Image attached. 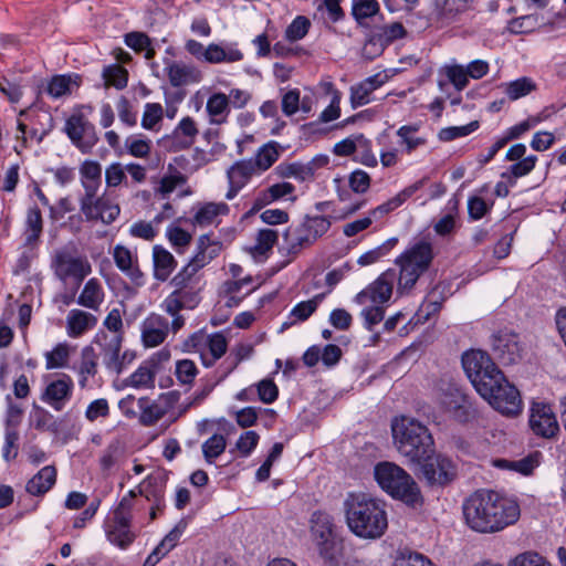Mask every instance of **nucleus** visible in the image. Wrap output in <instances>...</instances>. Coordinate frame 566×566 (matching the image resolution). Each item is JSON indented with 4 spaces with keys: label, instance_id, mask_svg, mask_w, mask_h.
I'll list each match as a JSON object with an SVG mask.
<instances>
[{
    "label": "nucleus",
    "instance_id": "f257e3e1",
    "mask_svg": "<svg viewBox=\"0 0 566 566\" xmlns=\"http://www.w3.org/2000/svg\"><path fill=\"white\" fill-rule=\"evenodd\" d=\"M463 516L472 531L491 534L514 524L520 517V506L504 494L480 489L464 501Z\"/></svg>",
    "mask_w": 566,
    "mask_h": 566
},
{
    "label": "nucleus",
    "instance_id": "f03ea898",
    "mask_svg": "<svg viewBox=\"0 0 566 566\" xmlns=\"http://www.w3.org/2000/svg\"><path fill=\"white\" fill-rule=\"evenodd\" d=\"M344 510L349 530L361 538H378L388 527L385 503L368 493H348Z\"/></svg>",
    "mask_w": 566,
    "mask_h": 566
},
{
    "label": "nucleus",
    "instance_id": "7ed1b4c3",
    "mask_svg": "<svg viewBox=\"0 0 566 566\" xmlns=\"http://www.w3.org/2000/svg\"><path fill=\"white\" fill-rule=\"evenodd\" d=\"M395 446L399 453L410 462L421 463L434 451V441L429 429L415 418L400 417L391 423Z\"/></svg>",
    "mask_w": 566,
    "mask_h": 566
},
{
    "label": "nucleus",
    "instance_id": "20e7f679",
    "mask_svg": "<svg viewBox=\"0 0 566 566\" xmlns=\"http://www.w3.org/2000/svg\"><path fill=\"white\" fill-rule=\"evenodd\" d=\"M433 247L427 239H421L405 250L397 259L399 266L397 280V293L409 294L417 282L430 268L433 261Z\"/></svg>",
    "mask_w": 566,
    "mask_h": 566
},
{
    "label": "nucleus",
    "instance_id": "39448f33",
    "mask_svg": "<svg viewBox=\"0 0 566 566\" xmlns=\"http://www.w3.org/2000/svg\"><path fill=\"white\" fill-rule=\"evenodd\" d=\"M374 475L379 486L394 499L408 505L422 502L420 489L413 478L394 462H379L374 469Z\"/></svg>",
    "mask_w": 566,
    "mask_h": 566
},
{
    "label": "nucleus",
    "instance_id": "423d86ee",
    "mask_svg": "<svg viewBox=\"0 0 566 566\" xmlns=\"http://www.w3.org/2000/svg\"><path fill=\"white\" fill-rule=\"evenodd\" d=\"M134 507L135 493L128 491L108 513L103 523L106 538L120 549L128 548L137 537V534L132 528V511Z\"/></svg>",
    "mask_w": 566,
    "mask_h": 566
},
{
    "label": "nucleus",
    "instance_id": "0eeeda50",
    "mask_svg": "<svg viewBox=\"0 0 566 566\" xmlns=\"http://www.w3.org/2000/svg\"><path fill=\"white\" fill-rule=\"evenodd\" d=\"M331 226V217L306 214L300 223L290 226L284 232L289 253L298 254L310 248L327 233Z\"/></svg>",
    "mask_w": 566,
    "mask_h": 566
},
{
    "label": "nucleus",
    "instance_id": "6e6552de",
    "mask_svg": "<svg viewBox=\"0 0 566 566\" xmlns=\"http://www.w3.org/2000/svg\"><path fill=\"white\" fill-rule=\"evenodd\" d=\"M463 369L475 390L490 392L488 385L495 378L502 380V371L486 352L472 349L462 355Z\"/></svg>",
    "mask_w": 566,
    "mask_h": 566
},
{
    "label": "nucleus",
    "instance_id": "1a4fd4ad",
    "mask_svg": "<svg viewBox=\"0 0 566 566\" xmlns=\"http://www.w3.org/2000/svg\"><path fill=\"white\" fill-rule=\"evenodd\" d=\"M51 268L55 277L62 283L72 281L76 287H80L92 272V265L85 256L76 255L67 249H59L54 252Z\"/></svg>",
    "mask_w": 566,
    "mask_h": 566
},
{
    "label": "nucleus",
    "instance_id": "9d476101",
    "mask_svg": "<svg viewBox=\"0 0 566 566\" xmlns=\"http://www.w3.org/2000/svg\"><path fill=\"white\" fill-rule=\"evenodd\" d=\"M490 392L481 391L479 395L485 399L500 413L514 417L522 411V399L515 386L510 384L502 374V380L495 378L488 385Z\"/></svg>",
    "mask_w": 566,
    "mask_h": 566
},
{
    "label": "nucleus",
    "instance_id": "9b49d317",
    "mask_svg": "<svg viewBox=\"0 0 566 566\" xmlns=\"http://www.w3.org/2000/svg\"><path fill=\"white\" fill-rule=\"evenodd\" d=\"M421 473L431 486L444 488L458 476V464L443 453H429L421 459Z\"/></svg>",
    "mask_w": 566,
    "mask_h": 566
},
{
    "label": "nucleus",
    "instance_id": "f8f14e48",
    "mask_svg": "<svg viewBox=\"0 0 566 566\" xmlns=\"http://www.w3.org/2000/svg\"><path fill=\"white\" fill-rule=\"evenodd\" d=\"M64 133L72 144L83 154H88L98 143L93 123L81 112L73 113L65 122Z\"/></svg>",
    "mask_w": 566,
    "mask_h": 566
},
{
    "label": "nucleus",
    "instance_id": "ddd939ff",
    "mask_svg": "<svg viewBox=\"0 0 566 566\" xmlns=\"http://www.w3.org/2000/svg\"><path fill=\"white\" fill-rule=\"evenodd\" d=\"M441 409L451 415L459 422H469L476 416L470 397L454 385H449L438 395Z\"/></svg>",
    "mask_w": 566,
    "mask_h": 566
},
{
    "label": "nucleus",
    "instance_id": "4468645a",
    "mask_svg": "<svg viewBox=\"0 0 566 566\" xmlns=\"http://www.w3.org/2000/svg\"><path fill=\"white\" fill-rule=\"evenodd\" d=\"M494 356L503 365H513L522 359L523 346L520 336L511 331H499L491 342Z\"/></svg>",
    "mask_w": 566,
    "mask_h": 566
},
{
    "label": "nucleus",
    "instance_id": "2eb2a0df",
    "mask_svg": "<svg viewBox=\"0 0 566 566\" xmlns=\"http://www.w3.org/2000/svg\"><path fill=\"white\" fill-rule=\"evenodd\" d=\"M530 428L534 434L553 439L559 432V424L551 405L533 402L530 409Z\"/></svg>",
    "mask_w": 566,
    "mask_h": 566
},
{
    "label": "nucleus",
    "instance_id": "dca6fc26",
    "mask_svg": "<svg viewBox=\"0 0 566 566\" xmlns=\"http://www.w3.org/2000/svg\"><path fill=\"white\" fill-rule=\"evenodd\" d=\"M395 281L396 271L389 269L365 290L360 291L354 301L359 305H364L368 301L375 304H384L391 297Z\"/></svg>",
    "mask_w": 566,
    "mask_h": 566
},
{
    "label": "nucleus",
    "instance_id": "f3484780",
    "mask_svg": "<svg viewBox=\"0 0 566 566\" xmlns=\"http://www.w3.org/2000/svg\"><path fill=\"white\" fill-rule=\"evenodd\" d=\"M99 348V355L102 361L107 370L120 375V365L118 364L119 354L122 352L123 337L122 336H109V334L99 329L93 339Z\"/></svg>",
    "mask_w": 566,
    "mask_h": 566
},
{
    "label": "nucleus",
    "instance_id": "a211bd4d",
    "mask_svg": "<svg viewBox=\"0 0 566 566\" xmlns=\"http://www.w3.org/2000/svg\"><path fill=\"white\" fill-rule=\"evenodd\" d=\"M168 478L165 472L148 474L132 491L135 493V506L138 505L137 496H143L148 503H156V509L166 503V488Z\"/></svg>",
    "mask_w": 566,
    "mask_h": 566
},
{
    "label": "nucleus",
    "instance_id": "6ab92c4d",
    "mask_svg": "<svg viewBox=\"0 0 566 566\" xmlns=\"http://www.w3.org/2000/svg\"><path fill=\"white\" fill-rule=\"evenodd\" d=\"M74 384L69 375H62L48 384L41 395V400L51 406L55 411H62L73 395Z\"/></svg>",
    "mask_w": 566,
    "mask_h": 566
},
{
    "label": "nucleus",
    "instance_id": "aec40b11",
    "mask_svg": "<svg viewBox=\"0 0 566 566\" xmlns=\"http://www.w3.org/2000/svg\"><path fill=\"white\" fill-rule=\"evenodd\" d=\"M142 342L151 348L161 345L169 334V322L160 314L151 313L142 323Z\"/></svg>",
    "mask_w": 566,
    "mask_h": 566
},
{
    "label": "nucleus",
    "instance_id": "412c9836",
    "mask_svg": "<svg viewBox=\"0 0 566 566\" xmlns=\"http://www.w3.org/2000/svg\"><path fill=\"white\" fill-rule=\"evenodd\" d=\"M90 208L91 210H80L87 222L101 221L104 224H111L120 213L119 206L107 197L106 193L94 198Z\"/></svg>",
    "mask_w": 566,
    "mask_h": 566
},
{
    "label": "nucleus",
    "instance_id": "4be33fe9",
    "mask_svg": "<svg viewBox=\"0 0 566 566\" xmlns=\"http://www.w3.org/2000/svg\"><path fill=\"white\" fill-rule=\"evenodd\" d=\"M200 289L174 287L160 307L167 314H176L182 310H193L200 302Z\"/></svg>",
    "mask_w": 566,
    "mask_h": 566
},
{
    "label": "nucleus",
    "instance_id": "5701e85b",
    "mask_svg": "<svg viewBox=\"0 0 566 566\" xmlns=\"http://www.w3.org/2000/svg\"><path fill=\"white\" fill-rule=\"evenodd\" d=\"M188 527V520L182 517L174 528L160 541L145 560L144 566H155L179 543L181 536Z\"/></svg>",
    "mask_w": 566,
    "mask_h": 566
},
{
    "label": "nucleus",
    "instance_id": "b1692460",
    "mask_svg": "<svg viewBox=\"0 0 566 566\" xmlns=\"http://www.w3.org/2000/svg\"><path fill=\"white\" fill-rule=\"evenodd\" d=\"M193 216L190 223L195 227L206 228L209 226H218L221 216H227L230 211L229 206L224 202H206L199 203L193 208Z\"/></svg>",
    "mask_w": 566,
    "mask_h": 566
},
{
    "label": "nucleus",
    "instance_id": "393cba45",
    "mask_svg": "<svg viewBox=\"0 0 566 566\" xmlns=\"http://www.w3.org/2000/svg\"><path fill=\"white\" fill-rule=\"evenodd\" d=\"M97 323L98 319L93 313L80 308H73L66 316V334L71 338H80L87 332L94 329Z\"/></svg>",
    "mask_w": 566,
    "mask_h": 566
},
{
    "label": "nucleus",
    "instance_id": "a878e982",
    "mask_svg": "<svg viewBox=\"0 0 566 566\" xmlns=\"http://www.w3.org/2000/svg\"><path fill=\"white\" fill-rule=\"evenodd\" d=\"M387 80L386 75L377 73L360 83L350 87V104L353 108L364 106L373 101V93L382 86Z\"/></svg>",
    "mask_w": 566,
    "mask_h": 566
},
{
    "label": "nucleus",
    "instance_id": "bb28decb",
    "mask_svg": "<svg viewBox=\"0 0 566 566\" xmlns=\"http://www.w3.org/2000/svg\"><path fill=\"white\" fill-rule=\"evenodd\" d=\"M169 83L174 87H180L192 83H199L202 80V73L193 65L181 62H171L166 67Z\"/></svg>",
    "mask_w": 566,
    "mask_h": 566
},
{
    "label": "nucleus",
    "instance_id": "cd10ccee",
    "mask_svg": "<svg viewBox=\"0 0 566 566\" xmlns=\"http://www.w3.org/2000/svg\"><path fill=\"white\" fill-rule=\"evenodd\" d=\"M105 290L102 282L96 279H90L83 286L76 303L94 312H98L105 301Z\"/></svg>",
    "mask_w": 566,
    "mask_h": 566
},
{
    "label": "nucleus",
    "instance_id": "c85d7f7f",
    "mask_svg": "<svg viewBox=\"0 0 566 566\" xmlns=\"http://www.w3.org/2000/svg\"><path fill=\"white\" fill-rule=\"evenodd\" d=\"M224 374L220 377L206 376L200 379V385L188 399V401L181 403L178 407L177 417H181L187 413L191 408H196L202 405V402L209 397L213 389L224 379Z\"/></svg>",
    "mask_w": 566,
    "mask_h": 566
},
{
    "label": "nucleus",
    "instance_id": "c756f323",
    "mask_svg": "<svg viewBox=\"0 0 566 566\" xmlns=\"http://www.w3.org/2000/svg\"><path fill=\"white\" fill-rule=\"evenodd\" d=\"M56 476V468L45 465L27 482L25 491L33 496H43L55 485Z\"/></svg>",
    "mask_w": 566,
    "mask_h": 566
},
{
    "label": "nucleus",
    "instance_id": "7c9ffc66",
    "mask_svg": "<svg viewBox=\"0 0 566 566\" xmlns=\"http://www.w3.org/2000/svg\"><path fill=\"white\" fill-rule=\"evenodd\" d=\"M43 233V218L42 212L38 206H32L27 210L23 229V245L27 248H34L39 244L40 238Z\"/></svg>",
    "mask_w": 566,
    "mask_h": 566
},
{
    "label": "nucleus",
    "instance_id": "2f4dec72",
    "mask_svg": "<svg viewBox=\"0 0 566 566\" xmlns=\"http://www.w3.org/2000/svg\"><path fill=\"white\" fill-rule=\"evenodd\" d=\"M428 181L429 177L424 176L421 179L413 182L412 185H409L400 192H398L396 196L373 209L370 211V216L376 217L377 214H386L396 210L397 208L402 206L409 198H411L418 190L424 187Z\"/></svg>",
    "mask_w": 566,
    "mask_h": 566
},
{
    "label": "nucleus",
    "instance_id": "473e14b6",
    "mask_svg": "<svg viewBox=\"0 0 566 566\" xmlns=\"http://www.w3.org/2000/svg\"><path fill=\"white\" fill-rule=\"evenodd\" d=\"M154 277L160 282L169 279L177 268V260L164 247L155 245L153 248Z\"/></svg>",
    "mask_w": 566,
    "mask_h": 566
},
{
    "label": "nucleus",
    "instance_id": "72a5a7b5",
    "mask_svg": "<svg viewBox=\"0 0 566 566\" xmlns=\"http://www.w3.org/2000/svg\"><path fill=\"white\" fill-rule=\"evenodd\" d=\"M222 250V243L218 240H212L209 234H202L197 241V252L191 261L200 269L209 264L217 258Z\"/></svg>",
    "mask_w": 566,
    "mask_h": 566
},
{
    "label": "nucleus",
    "instance_id": "f704fd0d",
    "mask_svg": "<svg viewBox=\"0 0 566 566\" xmlns=\"http://www.w3.org/2000/svg\"><path fill=\"white\" fill-rule=\"evenodd\" d=\"M242 59L243 53L234 44L222 46L220 44L210 43L206 48L205 62L211 64H219L224 62L234 63L241 61Z\"/></svg>",
    "mask_w": 566,
    "mask_h": 566
},
{
    "label": "nucleus",
    "instance_id": "c9c22d12",
    "mask_svg": "<svg viewBox=\"0 0 566 566\" xmlns=\"http://www.w3.org/2000/svg\"><path fill=\"white\" fill-rule=\"evenodd\" d=\"M210 123L221 125L227 122L230 113L229 98L224 93H214L207 101Z\"/></svg>",
    "mask_w": 566,
    "mask_h": 566
},
{
    "label": "nucleus",
    "instance_id": "e433bc0d",
    "mask_svg": "<svg viewBox=\"0 0 566 566\" xmlns=\"http://www.w3.org/2000/svg\"><path fill=\"white\" fill-rule=\"evenodd\" d=\"M467 9V0H437V19L441 25H449Z\"/></svg>",
    "mask_w": 566,
    "mask_h": 566
},
{
    "label": "nucleus",
    "instance_id": "4c0bfd02",
    "mask_svg": "<svg viewBox=\"0 0 566 566\" xmlns=\"http://www.w3.org/2000/svg\"><path fill=\"white\" fill-rule=\"evenodd\" d=\"M73 83L76 86L80 85V76L78 75H74V76L71 74L54 75L49 81L45 92L48 93V95H50L54 99L61 98L63 96L71 94V85Z\"/></svg>",
    "mask_w": 566,
    "mask_h": 566
},
{
    "label": "nucleus",
    "instance_id": "58836bf2",
    "mask_svg": "<svg viewBox=\"0 0 566 566\" xmlns=\"http://www.w3.org/2000/svg\"><path fill=\"white\" fill-rule=\"evenodd\" d=\"M547 23H551L549 19L545 21L544 17L532 13L512 19L509 22V29L513 33L522 34L533 32L536 29L545 27Z\"/></svg>",
    "mask_w": 566,
    "mask_h": 566
},
{
    "label": "nucleus",
    "instance_id": "ea45409f",
    "mask_svg": "<svg viewBox=\"0 0 566 566\" xmlns=\"http://www.w3.org/2000/svg\"><path fill=\"white\" fill-rule=\"evenodd\" d=\"M201 269L196 266L190 260L170 281L172 287H191L200 289L201 277L199 271Z\"/></svg>",
    "mask_w": 566,
    "mask_h": 566
},
{
    "label": "nucleus",
    "instance_id": "a19ab883",
    "mask_svg": "<svg viewBox=\"0 0 566 566\" xmlns=\"http://www.w3.org/2000/svg\"><path fill=\"white\" fill-rule=\"evenodd\" d=\"M539 457L541 453L538 451H535L520 460H496L495 465L502 469L516 471L523 475H528L539 464Z\"/></svg>",
    "mask_w": 566,
    "mask_h": 566
},
{
    "label": "nucleus",
    "instance_id": "79ce46f5",
    "mask_svg": "<svg viewBox=\"0 0 566 566\" xmlns=\"http://www.w3.org/2000/svg\"><path fill=\"white\" fill-rule=\"evenodd\" d=\"M199 130L193 118L184 117L172 132V136L178 140L180 148H189L193 145Z\"/></svg>",
    "mask_w": 566,
    "mask_h": 566
},
{
    "label": "nucleus",
    "instance_id": "37998d69",
    "mask_svg": "<svg viewBox=\"0 0 566 566\" xmlns=\"http://www.w3.org/2000/svg\"><path fill=\"white\" fill-rule=\"evenodd\" d=\"M255 174L259 172L250 159L239 160L227 170L229 184H234L237 187H244Z\"/></svg>",
    "mask_w": 566,
    "mask_h": 566
},
{
    "label": "nucleus",
    "instance_id": "c03bdc74",
    "mask_svg": "<svg viewBox=\"0 0 566 566\" xmlns=\"http://www.w3.org/2000/svg\"><path fill=\"white\" fill-rule=\"evenodd\" d=\"M199 374V369L196 363L191 359H179L175 364L174 375L181 387H185L186 391L190 390L193 382Z\"/></svg>",
    "mask_w": 566,
    "mask_h": 566
},
{
    "label": "nucleus",
    "instance_id": "a18cd8bd",
    "mask_svg": "<svg viewBox=\"0 0 566 566\" xmlns=\"http://www.w3.org/2000/svg\"><path fill=\"white\" fill-rule=\"evenodd\" d=\"M332 518L328 514L316 512L312 517V535L316 544L336 537Z\"/></svg>",
    "mask_w": 566,
    "mask_h": 566
},
{
    "label": "nucleus",
    "instance_id": "49530a36",
    "mask_svg": "<svg viewBox=\"0 0 566 566\" xmlns=\"http://www.w3.org/2000/svg\"><path fill=\"white\" fill-rule=\"evenodd\" d=\"M325 294L321 293L308 301L297 303L290 312L289 318L291 319V322L289 323V325H294L298 322H304L308 319L316 312L318 305L322 303Z\"/></svg>",
    "mask_w": 566,
    "mask_h": 566
},
{
    "label": "nucleus",
    "instance_id": "de8ad7c7",
    "mask_svg": "<svg viewBox=\"0 0 566 566\" xmlns=\"http://www.w3.org/2000/svg\"><path fill=\"white\" fill-rule=\"evenodd\" d=\"M78 374V384L82 388L86 386L90 377H94L97 374V355L92 346H85L82 349Z\"/></svg>",
    "mask_w": 566,
    "mask_h": 566
},
{
    "label": "nucleus",
    "instance_id": "09e8293b",
    "mask_svg": "<svg viewBox=\"0 0 566 566\" xmlns=\"http://www.w3.org/2000/svg\"><path fill=\"white\" fill-rule=\"evenodd\" d=\"M279 156L280 153L277 144L275 142H270L262 146L255 154L254 158H251L250 160L258 172H263L279 159Z\"/></svg>",
    "mask_w": 566,
    "mask_h": 566
},
{
    "label": "nucleus",
    "instance_id": "8fccbe9b",
    "mask_svg": "<svg viewBox=\"0 0 566 566\" xmlns=\"http://www.w3.org/2000/svg\"><path fill=\"white\" fill-rule=\"evenodd\" d=\"M319 555L329 566H340L343 556V542L336 536L331 539H324L316 544Z\"/></svg>",
    "mask_w": 566,
    "mask_h": 566
},
{
    "label": "nucleus",
    "instance_id": "3c124183",
    "mask_svg": "<svg viewBox=\"0 0 566 566\" xmlns=\"http://www.w3.org/2000/svg\"><path fill=\"white\" fill-rule=\"evenodd\" d=\"M138 407L140 409L139 420L148 427L157 423L167 413V408L163 407L160 402H150L147 398H140Z\"/></svg>",
    "mask_w": 566,
    "mask_h": 566
},
{
    "label": "nucleus",
    "instance_id": "603ef678",
    "mask_svg": "<svg viewBox=\"0 0 566 566\" xmlns=\"http://www.w3.org/2000/svg\"><path fill=\"white\" fill-rule=\"evenodd\" d=\"M102 77L106 88L113 86L117 90H123L128 83V71L120 64H111L104 66Z\"/></svg>",
    "mask_w": 566,
    "mask_h": 566
},
{
    "label": "nucleus",
    "instance_id": "864d4df0",
    "mask_svg": "<svg viewBox=\"0 0 566 566\" xmlns=\"http://www.w3.org/2000/svg\"><path fill=\"white\" fill-rule=\"evenodd\" d=\"M33 426L39 431H48L51 433H57L60 424L55 417L42 407L35 406L31 415Z\"/></svg>",
    "mask_w": 566,
    "mask_h": 566
},
{
    "label": "nucleus",
    "instance_id": "5fc2aeb1",
    "mask_svg": "<svg viewBox=\"0 0 566 566\" xmlns=\"http://www.w3.org/2000/svg\"><path fill=\"white\" fill-rule=\"evenodd\" d=\"M153 364L143 363L127 379V385L134 388L154 387L155 370Z\"/></svg>",
    "mask_w": 566,
    "mask_h": 566
},
{
    "label": "nucleus",
    "instance_id": "6e6d98bb",
    "mask_svg": "<svg viewBox=\"0 0 566 566\" xmlns=\"http://www.w3.org/2000/svg\"><path fill=\"white\" fill-rule=\"evenodd\" d=\"M164 119V107L159 103H146L142 117V127L150 132H159Z\"/></svg>",
    "mask_w": 566,
    "mask_h": 566
},
{
    "label": "nucleus",
    "instance_id": "4d7b16f0",
    "mask_svg": "<svg viewBox=\"0 0 566 566\" xmlns=\"http://www.w3.org/2000/svg\"><path fill=\"white\" fill-rule=\"evenodd\" d=\"M369 139L363 134L352 135L337 144L333 148V153L339 157L352 156L358 147H368Z\"/></svg>",
    "mask_w": 566,
    "mask_h": 566
},
{
    "label": "nucleus",
    "instance_id": "13d9d810",
    "mask_svg": "<svg viewBox=\"0 0 566 566\" xmlns=\"http://www.w3.org/2000/svg\"><path fill=\"white\" fill-rule=\"evenodd\" d=\"M516 161L517 163L510 166L507 171L502 174V178L507 179L512 186L515 184V179L528 175L534 169L537 157L531 155Z\"/></svg>",
    "mask_w": 566,
    "mask_h": 566
},
{
    "label": "nucleus",
    "instance_id": "bf43d9fd",
    "mask_svg": "<svg viewBox=\"0 0 566 566\" xmlns=\"http://www.w3.org/2000/svg\"><path fill=\"white\" fill-rule=\"evenodd\" d=\"M407 35V31L401 22H392L384 25L377 33L374 34V40L379 42L381 45H389L394 41L403 39Z\"/></svg>",
    "mask_w": 566,
    "mask_h": 566
},
{
    "label": "nucleus",
    "instance_id": "052dcab7",
    "mask_svg": "<svg viewBox=\"0 0 566 566\" xmlns=\"http://www.w3.org/2000/svg\"><path fill=\"white\" fill-rule=\"evenodd\" d=\"M202 453L207 463H214L216 459L220 457L226 448L227 440L222 434L214 433L202 443Z\"/></svg>",
    "mask_w": 566,
    "mask_h": 566
},
{
    "label": "nucleus",
    "instance_id": "680f3d73",
    "mask_svg": "<svg viewBox=\"0 0 566 566\" xmlns=\"http://www.w3.org/2000/svg\"><path fill=\"white\" fill-rule=\"evenodd\" d=\"M419 130L418 125H403L397 130V136L401 138L405 145V151L410 155L418 147L426 145L427 139L423 137H413L412 134Z\"/></svg>",
    "mask_w": 566,
    "mask_h": 566
},
{
    "label": "nucleus",
    "instance_id": "e2e57ef3",
    "mask_svg": "<svg viewBox=\"0 0 566 566\" xmlns=\"http://www.w3.org/2000/svg\"><path fill=\"white\" fill-rule=\"evenodd\" d=\"M127 153L136 158H146L150 154L151 142L142 135H130L125 139Z\"/></svg>",
    "mask_w": 566,
    "mask_h": 566
},
{
    "label": "nucleus",
    "instance_id": "0e129e2a",
    "mask_svg": "<svg viewBox=\"0 0 566 566\" xmlns=\"http://www.w3.org/2000/svg\"><path fill=\"white\" fill-rule=\"evenodd\" d=\"M279 240V232L273 229H261L255 239V245L253 247V253L258 255H264Z\"/></svg>",
    "mask_w": 566,
    "mask_h": 566
},
{
    "label": "nucleus",
    "instance_id": "69168bd1",
    "mask_svg": "<svg viewBox=\"0 0 566 566\" xmlns=\"http://www.w3.org/2000/svg\"><path fill=\"white\" fill-rule=\"evenodd\" d=\"M535 88L534 82L528 77H521L505 84V94L511 101L526 96Z\"/></svg>",
    "mask_w": 566,
    "mask_h": 566
},
{
    "label": "nucleus",
    "instance_id": "338daca9",
    "mask_svg": "<svg viewBox=\"0 0 566 566\" xmlns=\"http://www.w3.org/2000/svg\"><path fill=\"white\" fill-rule=\"evenodd\" d=\"M166 237L178 252H184L192 241L191 233L175 224L167 228Z\"/></svg>",
    "mask_w": 566,
    "mask_h": 566
},
{
    "label": "nucleus",
    "instance_id": "774afa93",
    "mask_svg": "<svg viewBox=\"0 0 566 566\" xmlns=\"http://www.w3.org/2000/svg\"><path fill=\"white\" fill-rule=\"evenodd\" d=\"M507 566H552V564L535 552H525L511 559Z\"/></svg>",
    "mask_w": 566,
    "mask_h": 566
}]
</instances>
